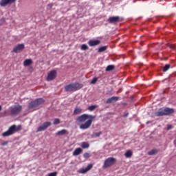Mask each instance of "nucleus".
<instances>
[{"label":"nucleus","mask_w":176,"mask_h":176,"mask_svg":"<svg viewBox=\"0 0 176 176\" xmlns=\"http://www.w3.org/2000/svg\"><path fill=\"white\" fill-rule=\"evenodd\" d=\"M32 64V59H26L23 62L24 67H28V65H31Z\"/></svg>","instance_id":"f3484780"},{"label":"nucleus","mask_w":176,"mask_h":176,"mask_svg":"<svg viewBox=\"0 0 176 176\" xmlns=\"http://www.w3.org/2000/svg\"><path fill=\"white\" fill-rule=\"evenodd\" d=\"M56 76H57V71L52 70L47 75V82H50V80H54V79H56Z\"/></svg>","instance_id":"6e6552de"},{"label":"nucleus","mask_w":176,"mask_h":176,"mask_svg":"<svg viewBox=\"0 0 176 176\" xmlns=\"http://www.w3.org/2000/svg\"><path fill=\"white\" fill-rule=\"evenodd\" d=\"M170 69V65H166L164 68H163V72H167Z\"/></svg>","instance_id":"bb28decb"},{"label":"nucleus","mask_w":176,"mask_h":176,"mask_svg":"<svg viewBox=\"0 0 176 176\" xmlns=\"http://www.w3.org/2000/svg\"><path fill=\"white\" fill-rule=\"evenodd\" d=\"M156 116H166L164 113V109L160 110L159 111L155 113Z\"/></svg>","instance_id":"aec40b11"},{"label":"nucleus","mask_w":176,"mask_h":176,"mask_svg":"<svg viewBox=\"0 0 176 176\" xmlns=\"http://www.w3.org/2000/svg\"><path fill=\"white\" fill-rule=\"evenodd\" d=\"M87 119H94V117H93V116L87 114H83L78 117V122H80V123H83L84 122H86Z\"/></svg>","instance_id":"0eeeda50"},{"label":"nucleus","mask_w":176,"mask_h":176,"mask_svg":"<svg viewBox=\"0 0 176 176\" xmlns=\"http://www.w3.org/2000/svg\"><path fill=\"white\" fill-rule=\"evenodd\" d=\"M24 47V44H19L17 46L14 47L13 52L14 53H19V52H21V50H23Z\"/></svg>","instance_id":"f8f14e48"},{"label":"nucleus","mask_w":176,"mask_h":176,"mask_svg":"<svg viewBox=\"0 0 176 176\" xmlns=\"http://www.w3.org/2000/svg\"><path fill=\"white\" fill-rule=\"evenodd\" d=\"M2 111V106L0 105V111Z\"/></svg>","instance_id":"4c0bfd02"},{"label":"nucleus","mask_w":176,"mask_h":176,"mask_svg":"<svg viewBox=\"0 0 176 176\" xmlns=\"http://www.w3.org/2000/svg\"><path fill=\"white\" fill-rule=\"evenodd\" d=\"M54 124H60V119L58 118H56L54 120Z\"/></svg>","instance_id":"473e14b6"},{"label":"nucleus","mask_w":176,"mask_h":176,"mask_svg":"<svg viewBox=\"0 0 176 176\" xmlns=\"http://www.w3.org/2000/svg\"><path fill=\"white\" fill-rule=\"evenodd\" d=\"M97 108V105H91L88 107L89 111H94Z\"/></svg>","instance_id":"c85d7f7f"},{"label":"nucleus","mask_w":176,"mask_h":176,"mask_svg":"<svg viewBox=\"0 0 176 176\" xmlns=\"http://www.w3.org/2000/svg\"><path fill=\"white\" fill-rule=\"evenodd\" d=\"M171 129H173V125L168 124V125L167 126V130H171Z\"/></svg>","instance_id":"e433bc0d"},{"label":"nucleus","mask_w":176,"mask_h":176,"mask_svg":"<svg viewBox=\"0 0 176 176\" xmlns=\"http://www.w3.org/2000/svg\"><path fill=\"white\" fill-rule=\"evenodd\" d=\"M89 49V47H87V45L82 44L81 45V50H87Z\"/></svg>","instance_id":"c756f323"},{"label":"nucleus","mask_w":176,"mask_h":176,"mask_svg":"<svg viewBox=\"0 0 176 176\" xmlns=\"http://www.w3.org/2000/svg\"><path fill=\"white\" fill-rule=\"evenodd\" d=\"M92 123H93V118H89V120L86 121L84 124H81L80 125V129L81 130H87V129H89L90 126H91Z\"/></svg>","instance_id":"423d86ee"},{"label":"nucleus","mask_w":176,"mask_h":176,"mask_svg":"<svg viewBox=\"0 0 176 176\" xmlns=\"http://www.w3.org/2000/svg\"><path fill=\"white\" fill-rule=\"evenodd\" d=\"M168 47H170L172 50H176V47L173 44H168Z\"/></svg>","instance_id":"7c9ffc66"},{"label":"nucleus","mask_w":176,"mask_h":176,"mask_svg":"<svg viewBox=\"0 0 176 176\" xmlns=\"http://www.w3.org/2000/svg\"><path fill=\"white\" fill-rule=\"evenodd\" d=\"M16 0H1L0 2V6L5 7L6 5H10V3H14Z\"/></svg>","instance_id":"9b49d317"},{"label":"nucleus","mask_w":176,"mask_h":176,"mask_svg":"<svg viewBox=\"0 0 176 176\" xmlns=\"http://www.w3.org/2000/svg\"><path fill=\"white\" fill-rule=\"evenodd\" d=\"M91 168H93V165L92 164H89L85 169H87V170L89 171V170H91Z\"/></svg>","instance_id":"72a5a7b5"},{"label":"nucleus","mask_w":176,"mask_h":176,"mask_svg":"<svg viewBox=\"0 0 176 176\" xmlns=\"http://www.w3.org/2000/svg\"><path fill=\"white\" fill-rule=\"evenodd\" d=\"M156 153H157V149L156 148L152 149L148 152V155H149V156H153V155H156Z\"/></svg>","instance_id":"5701e85b"},{"label":"nucleus","mask_w":176,"mask_h":176,"mask_svg":"<svg viewBox=\"0 0 176 176\" xmlns=\"http://www.w3.org/2000/svg\"><path fill=\"white\" fill-rule=\"evenodd\" d=\"M101 43V41L100 40H90L88 42V45H89L91 47L93 46H97Z\"/></svg>","instance_id":"ddd939ff"},{"label":"nucleus","mask_w":176,"mask_h":176,"mask_svg":"<svg viewBox=\"0 0 176 176\" xmlns=\"http://www.w3.org/2000/svg\"><path fill=\"white\" fill-rule=\"evenodd\" d=\"M67 133V130L63 129L56 133V135H64Z\"/></svg>","instance_id":"b1692460"},{"label":"nucleus","mask_w":176,"mask_h":176,"mask_svg":"<svg viewBox=\"0 0 176 176\" xmlns=\"http://www.w3.org/2000/svg\"><path fill=\"white\" fill-rule=\"evenodd\" d=\"M107 21L109 23V24H116V23H119V21H120V17L111 16L108 19Z\"/></svg>","instance_id":"9d476101"},{"label":"nucleus","mask_w":176,"mask_h":176,"mask_svg":"<svg viewBox=\"0 0 176 176\" xmlns=\"http://www.w3.org/2000/svg\"><path fill=\"white\" fill-rule=\"evenodd\" d=\"M164 112L166 115H171V113H174V110L173 109L166 108L164 109Z\"/></svg>","instance_id":"dca6fc26"},{"label":"nucleus","mask_w":176,"mask_h":176,"mask_svg":"<svg viewBox=\"0 0 176 176\" xmlns=\"http://www.w3.org/2000/svg\"><path fill=\"white\" fill-rule=\"evenodd\" d=\"M82 87H83L82 84L72 83L66 85L65 87V91H76V90H79L80 89H82Z\"/></svg>","instance_id":"f03ea898"},{"label":"nucleus","mask_w":176,"mask_h":176,"mask_svg":"<svg viewBox=\"0 0 176 176\" xmlns=\"http://www.w3.org/2000/svg\"><path fill=\"white\" fill-rule=\"evenodd\" d=\"M87 169L85 168H81L78 170V173H80V174H86V173H87Z\"/></svg>","instance_id":"a878e982"},{"label":"nucleus","mask_w":176,"mask_h":176,"mask_svg":"<svg viewBox=\"0 0 176 176\" xmlns=\"http://www.w3.org/2000/svg\"><path fill=\"white\" fill-rule=\"evenodd\" d=\"M52 126V122H45L41 126H38L37 129V131H45L46 129Z\"/></svg>","instance_id":"1a4fd4ad"},{"label":"nucleus","mask_w":176,"mask_h":176,"mask_svg":"<svg viewBox=\"0 0 176 176\" xmlns=\"http://www.w3.org/2000/svg\"><path fill=\"white\" fill-rule=\"evenodd\" d=\"M125 157H126V159H130L131 157V156H133V151H131V150L127 151L125 154H124Z\"/></svg>","instance_id":"a211bd4d"},{"label":"nucleus","mask_w":176,"mask_h":176,"mask_svg":"<svg viewBox=\"0 0 176 176\" xmlns=\"http://www.w3.org/2000/svg\"><path fill=\"white\" fill-rule=\"evenodd\" d=\"M119 100V97L113 96L107 100L106 104H112V102H116Z\"/></svg>","instance_id":"4468645a"},{"label":"nucleus","mask_w":176,"mask_h":176,"mask_svg":"<svg viewBox=\"0 0 176 176\" xmlns=\"http://www.w3.org/2000/svg\"><path fill=\"white\" fill-rule=\"evenodd\" d=\"M83 157H84L85 159H89V157H90V153H84Z\"/></svg>","instance_id":"2f4dec72"},{"label":"nucleus","mask_w":176,"mask_h":176,"mask_svg":"<svg viewBox=\"0 0 176 176\" xmlns=\"http://www.w3.org/2000/svg\"><path fill=\"white\" fill-rule=\"evenodd\" d=\"M115 69V66L113 65H108L106 68L107 72H110V71H113Z\"/></svg>","instance_id":"412c9836"},{"label":"nucleus","mask_w":176,"mask_h":176,"mask_svg":"<svg viewBox=\"0 0 176 176\" xmlns=\"http://www.w3.org/2000/svg\"><path fill=\"white\" fill-rule=\"evenodd\" d=\"M101 134H102V132H97V133H95L96 137H100Z\"/></svg>","instance_id":"c9c22d12"},{"label":"nucleus","mask_w":176,"mask_h":176,"mask_svg":"<svg viewBox=\"0 0 176 176\" xmlns=\"http://www.w3.org/2000/svg\"><path fill=\"white\" fill-rule=\"evenodd\" d=\"M48 176H57V172H53L48 175Z\"/></svg>","instance_id":"f704fd0d"},{"label":"nucleus","mask_w":176,"mask_h":176,"mask_svg":"<svg viewBox=\"0 0 176 176\" xmlns=\"http://www.w3.org/2000/svg\"><path fill=\"white\" fill-rule=\"evenodd\" d=\"M20 130H21V125H12L7 131L2 133V137H10V135H13L14 133H17Z\"/></svg>","instance_id":"f257e3e1"},{"label":"nucleus","mask_w":176,"mask_h":176,"mask_svg":"<svg viewBox=\"0 0 176 176\" xmlns=\"http://www.w3.org/2000/svg\"><path fill=\"white\" fill-rule=\"evenodd\" d=\"M80 113H82V109L76 107L74 111L73 115H79Z\"/></svg>","instance_id":"6ab92c4d"},{"label":"nucleus","mask_w":176,"mask_h":176,"mask_svg":"<svg viewBox=\"0 0 176 176\" xmlns=\"http://www.w3.org/2000/svg\"><path fill=\"white\" fill-rule=\"evenodd\" d=\"M43 102H45V100H43V98H38L34 101H32L29 104L28 107L30 108V109H32V108H36V107H39V105H42Z\"/></svg>","instance_id":"39448f33"},{"label":"nucleus","mask_w":176,"mask_h":176,"mask_svg":"<svg viewBox=\"0 0 176 176\" xmlns=\"http://www.w3.org/2000/svg\"><path fill=\"white\" fill-rule=\"evenodd\" d=\"M116 163V159L112 157H108L105 160L102 168H108V167H111Z\"/></svg>","instance_id":"20e7f679"},{"label":"nucleus","mask_w":176,"mask_h":176,"mask_svg":"<svg viewBox=\"0 0 176 176\" xmlns=\"http://www.w3.org/2000/svg\"><path fill=\"white\" fill-rule=\"evenodd\" d=\"M83 152V150L82 148H77L75 149V151L73 152V156H79Z\"/></svg>","instance_id":"2eb2a0df"},{"label":"nucleus","mask_w":176,"mask_h":176,"mask_svg":"<svg viewBox=\"0 0 176 176\" xmlns=\"http://www.w3.org/2000/svg\"><path fill=\"white\" fill-rule=\"evenodd\" d=\"M89 146H90V144H89L88 142H83L81 144V147L82 148V149H87V148H89Z\"/></svg>","instance_id":"4be33fe9"},{"label":"nucleus","mask_w":176,"mask_h":176,"mask_svg":"<svg viewBox=\"0 0 176 176\" xmlns=\"http://www.w3.org/2000/svg\"><path fill=\"white\" fill-rule=\"evenodd\" d=\"M10 116H17V115H19L23 110V107L18 104L15 106H12L10 108Z\"/></svg>","instance_id":"7ed1b4c3"},{"label":"nucleus","mask_w":176,"mask_h":176,"mask_svg":"<svg viewBox=\"0 0 176 176\" xmlns=\"http://www.w3.org/2000/svg\"><path fill=\"white\" fill-rule=\"evenodd\" d=\"M107 48H108V47H107V46L100 47L98 49V52L99 53H102L103 52H105V50H107Z\"/></svg>","instance_id":"393cba45"},{"label":"nucleus","mask_w":176,"mask_h":176,"mask_svg":"<svg viewBox=\"0 0 176 176\" xmlns=\"http://www.w3.org/2000/svg\"><path fill=\"white\" fill-rule=\"evenodd\" d=\"M97 80H98V78L95 77L92 79V80L91 81V85H96L97 83Z\"/></svg>","instance_id":"cd10ccee"}]
</instances>
